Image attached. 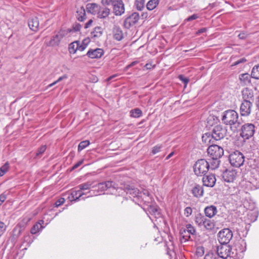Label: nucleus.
I'll use <instances>...</instances> for the list:
<instances>
[{
    "instance_id": "nucleus-29",
    "label": "nucleus",
    "mask_w": 259,
    "mask_h": 259,
    "mask_svg": "<svg viewBox=\"0 0 259 259\" xmlns=\"http://www.w3.org/2000/svg\"><path fill=\"white\" fill-rule=\"evenodd\" d=\"M103 34V29L100 27H96L94 30L91 32V37L96 39L102 36Z\"/></svg>"
},
{
    "instance_id": "nucleus-28",
    "label": "nucleus",
    "mask_w": 259,
    "mask_h": 259,
    "mask_svg": "<svg viewBox=\"0 0 259 259\" xmlns=\"http://www.w3.org/2000/svg\"><path fill=\"white\" fill-rule=\"evenodd\" d=\"M44 222L43 220H40L38 222L33 225L30 230V232L32 234H35L41 230L44 227L42 225Z\"/></svg>"
},
{
    "instance_id": "nucleus-62",
    "label": "nucleus",
    "mask_w": 259,
    "mask_h": 259,
    "mask_svg": "<svg viewBox=\"0 0 259 259\" xmlns=\"http://www.w3.org/2000/svg\"><path fill=\"white\" fill-rule=\"evenodd\" d=\"M116 76H117V74H114V75H111V76H109V77H108L106 80L107 81H110V80L114 79Z\"/></svg>"
},
{
    "instance_id": "nucleus-53",
    "label": "nucleus",
    "mask_w": 259,
    "mask_h": 259,
    "mask_svg": "<svg viewBox=\"0 0 259 259\" xmlns=\"http://www.w3.org/2000/svg\"><path fill=\"white\" fill-rule=\"evenodd\" d=\"M204 259H218V257L213 253H208L206 254Z\"/></svg>"
},
{
    "instance_id": "nucleus-21",
    "label": "nucleus",
    "mask_w": 259,
    "mask_h": 259,
    "mask_svg": "<svg viewBox=\"0 0 259 259\" xmlns=\"http://www.w3.org/2000/svg\"><path fill=\"white\" fill-rule=\"evenodd\" d=\"M110 13V10L108 8L103 6L99 7V11L98 12V17L101 19H105L108 17Z\"/></svg>"
},
{
    "instance_id": "nucleus-31",
    "label": "nucleus",
    "mask_w": 259,
    "mask_h": 259,
    "mask_svg": "<svg viewBox=\"0 0 259 259\" xmlns=\"http://www.w3.org/2000/svg\"><path fill=\"white\" fill-rule=\"evenodd\" d=\"M94 181H89L85 183L80 184L78 186L77 188H79L81 191L83 190H87L90 189L91 187H94V184L95 183Z\"/></svg>"
},
{
    "instance_id": "nucleus-30",
    "label": "nucleus",
    "mask_w": 259,
    "mask_h": 259,
    "mask_svg": "<svg viewBox=\"0 0 259 259\" xmlns=\"http://www.w3.org/2000/svg\"><path fill=\"white\" fill-rule=\"evenodd\" d=\"M202 227L208 231H211L214 228L215 223L212 220L206 218V220H204Z\"/></svg>"
},
{
    "instance_id": "nucleus-45",
    "label": "nucleus",
    "mask_w": 259,
    "mask_h": 259,
    "mask_svg": "<svg viewBox=\"0 0 259 259\" xmlns=\"http://www.w3.org/2000/svg\"><path fill=\"white\" fill-rule=\"evenodd\" d=\"M190 235H194L196 233V229L191 224L186 225V228H185Z\"/></svg>"
},
{
    "instance_id": "nucleus-9",
    "label": "nucleus",
    "mask_w": 259,
    "mask_h": 259,
    "mask_svg": "<svg viewBox=\"0 0 259 259\" xmlns=\"http://www.w3.org/2000/svg\"><path fill=\"white\" fill-rule=\"evenodd\" d=\"M218 237L220 244H228L233 237V233L229 228H225L219 232Z\"/></svg>"
},
{
    "instance_id": "nucleus-44",
    "label": "nucleus",
    "mask_w": 259,
    "mask_h": 259,
    "mask_svg": "<svg viewBox=\"0 0 259 259\" xmlns=\"http://www.w3.org/2000/svg\"><path fill=\"white\" fill-rule=\"evenodd\" d=\"M162 148L163 146L162 144H157L153 147L152 150L151 151V153L153 155H155L156 153L159 152Z\"/></svg>"
},
{
    "instance_id": "nucleus-37",
    "label": "nucleus",
    "mask_w": 259,
    "mask_h": 259,
    "mask_svg": "<svg viewBox=\"0 0 259 259\" xmlns=\"http://www.w3.org/2000/svg\"><path fill=\"white\" fill-rule=\"evenodd\" d=\"M142 111L139 108L132 109L130 111L131 116L134 118H138L140 117L142 115Z\"/></svg>"
},
{
    "instance_id": "nucleus-35",
    "label": "nucleus",
    "mask_w": 259,
    "mask_h": 259,
    "mask_svg": "<svg viewBox=\"0 0 259 259\" xmlns=\"http://www.w3.org/2000/svg\"><path fill=\"white\" fill-rule=\"evenodd\" d=\"M251 77L254 79H259V64L255 65L252 69Z\"/></svg>"
},
{
    "instance_id": "nucleus-52",
    "label": "nucleus",
    "mask_w": 259,
    "mask_h": 259,
    "mask_svg": "<svg viewBox=\"0 0 259 259\" xmlns=\"http://www.w3.org/2000/svg\"><path fill=\"white\" fill-rule=\"evenodd\" d=\"M192 213V209L190 207H187L184 209V214L186 217H189Z\"/></svg>"
},
{
    "instance_id": "nucleus-40",
    "label": "nucleus",
    "mask_w": 259,
    "mask_h": 259,
    "mask_svg": "<svg viewBox=\"0 0 259 259\" xmlns=\"http://www.w3.org/2000/svg\"><path fill=\"white\" fill-rule=\"evenodd\" d=\"M220 159H211V161L210 162V164L209 167L212 169L218 168L220 165Z\"/></svg>"
},
{
    "instance_id": "nucleus-24",
    "label": "nucleus",
    "mask_w": 259,
    "mask_h": 259,
    "mask_svg": "<svg viewBox=\"0 0 259 259\" xmlns=\"http://www.w3.org/2000/svg\"><path fill=\"white\" fill-rule=\"evenodd\" d=\"M99 7L100 6L95 3H90L87 5L86 9L89 13L96 15L99 11Z\"/></svg>"
},
{
    "instance_id": "nucleus-51",
    "label": "nucleus",
    "mask_w": 259,
    "mask_h": 259,
    "mask_svg": "<svg viewBox=\"0 0 259 259\" xmlns=\"http://www.w3.org/2000/svg\"><path fill=\"white\" fill-rule=\"evenodd\" d=\"M81 25L79 23H75L72 26V29H71V31L74 32L79 31L80 30Z\"/></svg>"
},
{
    "instance_id": "nucleus-63",
    "label": "nucleus",
    "mask_w": 259,
    "mask_h": 259,
    "mask_svg": "<svg viewBox=\"0 0 259 259\" xmlns=\"http://www.w3.org/2000/svg\"><path fill=\"white\" fill-rule=\"evenodd\" d=\"M174 154V152H171L170 153H169L167 156V157H166V160H168V159H169L170 157H171Z\"/></svg>"
},
{
    "instance_id": "nucleus-47",
    "label": "nucleus",
    "mask_w": 259,
    "mask_h": 259,
    "mask_svg": "<svg viewBox=\"0 0 259 259\" xmlns=\"http://www.w3.org/2000/svg\"><path fill=\"white\" fill-rule=\"evenodd\" d=\"M67 78V75H64L62 76H60L57 80H56L55 81L53 82V83L50 84L48 87V88L51 87L54 85L55 84H56L57 83L62 81V80H63L64 79H66Z\"/></svg>"
},
{
    "instance_id": "nucleus-2",
    "label": "nucleus",
    "mask_w": 259,
    "mask_h": 259,
    "mask_svg": "<svg viewBox=\"0 0 259 259\" xmlns=\"http://www.w3.org/2000/svg\"><path fill=\"white\" fill-rule=\"evenodd\" d=\"M227 133V129L223 126V125L218 124L214 126L211 133H207L202 137V141H204L205 143L207 142V139H208V142H210L211 140L209 138L211 137V138L215 141H219L224 138Z\"/></svg>"
},
{
    "instance_id": "nucleus-55",
    "label": "nucleus",
    "mask_w": 259,
    "mask_h": 259,
    "mask_svg": "<svg viewBox=\"0 0 259 259\" xmlns=\"http://www.w3.org/2000/svg\"><path fill=\"white\" fill-rule=\"evenodd\" d=\"M246 59L245 58H241L240 59H239L238 60L235 61L233 64L232 65V66H236V65H238V64H241V63H243L245 62H246Z\"/></svg>"
},
{
    "instance_id": "nucleus-15",
    "label": "nucleus",
    "mask_w": 259,
    "mask_h": 259,
    "mask_svg": "<svg viewBox=\"0 0 259 259\" xmlns=\"http://www.w3.org/2000/svg\"><path fill=\"white\" fill-rule=\"evenodd\" d=\"M237 172L235 170L226 169L222 174L224 180L228 183L233 182L236 179Z\"/></svg>"
},
{
    "instance_id": "nucleus-58",
    "label": "nucleus",
    "mask_w": 259,
    "mask_h": 259,
    "mask_svg": "<svg viewBox=\"0 0 259 259\" xmlns=\"http://www.w3.org/2000/svg\"><path fill=\"white\" fill-rule=\"evenodd\" d=\"M7 198V195L4 193L0 195V205L5 201Z\"/></svg>"
},
{
    "instance_id": "nucleus-4",
    "label": "nucleus",
    "mask_w": 259,
    "mask_h": 259,
    "mask_svg": "<svg viewBox=\"0 0 259 259\" xmlns=\"http://www.w3.org/2000/svg\"><path fill=\"white\" fill-rule=\"evenodd\" d=\"M229 159L230 164L236 167H239L244 162V155L241 152L237 150L233 152L230 154Z\"/></svg>"
},
{
    "instance_id": "nucleus-11",
    "label": "nucleus",
    "mask_w": 259,
    "mask_h": 259,
    "mask_svg": "<svg viewBox=\"0 0 259 259\" xmlns=\"http://www.w3.org/2000/svg\"><path fill=\"white\" fill-rule=\"evenodd\" d=\"M252 106L253 103L249 101H242L240 107L241 115L243 116H249L251 113Z\"/></svg>"
},
{
    "instance_id": "nucleus-8",
    "label": "nucleus",
    "mask_w": 259,
    "mask_h": 259,
    "mask_svg": "<svg viewBox=\"0 0 259 259\" xmlns=\"http://www.w3.org/2000/svg\"><path fill=\"white\" fill-rule=\"evenodd\" d=\"M207 153L211 159H220L224 154V150L221 146L213 144L207 148Z\"/></svg>"
},
{
    "instance_id": "nucleus-36",
    "label": "nucleus",
    "mask_w": 259,
    "mask_h": 259,
    "mask_svg": "<svg viewBox=\"0 0 259 259\" xmlns=\"http://www.w3.org/2000/svg\"><path fill=\"white\" fill-rule=\"evenodd\" d=\"M158 4V0H150L147 4V9L150 11L153 10L157 7Z\"/></svg>"
},
{
    "instance_id": "nucleus-50",
    "label": "nucleus",
    "mask_w": 259,
    "mask_h": 259,
    "mask_svg": "<svg viewBox=\"0 0 259 259\" xmlns=\"http://www.w3.org/2000/svg\"><path fill=\"white\" fill-rule=\"evenodd\" d=\"M65 201V200L64 198H60L58 200H57L54 204V206L58 207L61 205L63 204Z\"/></svg>"
},
{
    "instance_id": "nucleus-20",
    "label": "nucleus",
    "mask_w": 259,
    "mask_h": 259,
    "mask_svg": "<svg viewBox=\"0 0 259 259\" xmlns=\"http://www.w3.org/2000/svg\"><path fill=\"white\" fill-rule=\"evenodd\" d=\"M113 36L114 39L117 41H120L123 39V33L122 30L119 26H114L113 28Z\"/></svg>"
},
{
    "instance_id": "nucleus-22",
    "label": "nucleus",
    "mask_w": 259,
    "mask_h": 259,
    "mask_svg": "<svg viewBox=\"0 0 259 259\" xmlns=\"http://www.w3.org/2000/svg\"><path fill=\"white\" fill-rule=\"evenodd\" d=\"M247 163L249 166H250L251 167H252V168L254 169V171L253 172V174L257 172L258 174H259V172L257 171V170L255 169V167L258 165V162L255 159H249L248 160ZM255 180H258V183H257V185L255 186V189H257L259 188V175L258 176L255 178Z\"/></svg>"
},
{
    "instance_id": "nucleus-46",
    "label": "nucleus",
    "mask_w": 259,
    "mask_h": 259,
    "mask_svg": "<svg viewBox=\"0 0 259 259\" xmlns=\"http://www.w3.org/2000/svg\"><path fill=\"white\" fill-rule=\"evenodd\" d=\"M46 150V145H42L39 147L36 153V156H40L41 155L45 152Z\"/></svg>"
},
{
    "instance_id": "nucleus-49",
    "label": "nucleus",
    "mask_w": 259,
    "mask_h": 259,
    "mask_svg": "<svg viewBox=\"0 0 259 259\" xmlns=\"http://www.w3.org/2000/svg\"><path fill=\"white\" fill-rule=\"evenodd\" d=\"M150 193L149 191L146 189H143L142 191H140L139 197H142L144 195L145 197H149Z\"/></svg>"
},
{
    "instance_id": "nucleus-34",
    "label": "nucleus",
    "mask_w": 259,
    "mask_h": 259,
    "mask_svg": "<svg viewBox=\"0 0 259 259\" xmlns=\"http://www.w3.org/2000/svg\"><path fill=\"white\" fill-rule=\"evenodd\" d=\"M78 41H74L69 44L68 50L71 54H74L78 49Z\"/></svg>"
},
{
    "instance_id": "nucleus-42",
    "label": "nucleus",
    "mask_w": 259,
    "mask_h": 259,
    "mask_svg": "<svg viewBox=\"0 0 259 259\" xmlns=\"http://www.w3.org/2000/svg\"><path fill=\"white\" fill-rule=\"evenodd\" d=\"M238 243L240 247L238 246L237 249H238L240 252L245 251L246 250V242L244 240H239Z\"/></svg>"
},
{
    "instance_id": "nucleus-1",
    "label": "nucleus",
    "mask_w": 259,
    "mask_h": 259,
    "mask_svg": "<svg viewBox=\"0 0 259 259\" xmlns=\"http://www.w3.org/2000/svg\"><path fill=\"white\" fill-rule=\"evenodd\" d=\"M222 120L226 125H229L232 131L235 132L240 126L238 114L234 110H228L223 112Z\"/></svg>"
},
{
    "instance_id": "nucleus-41",
    "label": "nucleus",
    "mask_w": 259,
    "mask_h": 259,
    "mask_svg": "<svg viewBox=\"0 0 259 259\" xmlns=\"http://www.w3.org/2000/svg\"><path fill=\"white\" fill-rule=\"evenodd\" d=\"M127 193L133 195L134 197H139L140 190L136 188H128L127 191Z\"/></svg>"
},
{
    "instance_id": "nucleus-33",
    "label": "nucleus",
    "mask_w": 259,
    "mask_h": 259,
    "mask_svg": "<svg viewBox=\"0 0 259 259\" xmlns=\"http://www.w3.org/2000/svg\"><path fill=\"white\" fill-rule=\"evenodd\" d=\"M76 18L79 21H83L85 19V11L83 7H81L76 12Z\"/></svg>"
},
{
    "instance_id": "nucleus-27",
    "label": "nucleus",
    "mask_w": 259,
    "mask_h": 259,
    "mask_svg": "<svg viewBox=\"0 0 259 259\" xmlns=\"http://www.w3.org/2000/svg\"><path fill=\"white\" fill-rule=\"evenodd\" d=\"M181 241L182 242H185L189 241L191 238V235L186 230L185 228L180 230Z\"/></svg>"
},
{
    "instance_id": "nucleus-16",
    "label": "nucleus",
    "mask_w": 259,
    "mask_h": 259,
    "mask_svg": "<svg viewBox=\"0 0 259 259\" xmlns=\"http://www.w3.org/2000/svg\"><path fill=\"white\" fill-rule=\"evenodd\" d=\"M202 182L203 185L208 187H212L214 186L216 182V178L213 174H209L208 175H203Z\"/></svg>"
},
{
    "instance_id": "nucleus-26",
    "label": "nucleus",
    "mask_w": 259,
    "mask_h": 259,
    "mask_svg": "<svg viewBox=\"0 0 259 259\" xmlns=\"http://www.w3.org/2000/svg\"><path fill=\"white\" fill-rule=\"evenodd\" d=\"M206 217L201 214V213H198L195 216L194 221L195 224L199 227H202L203 225V223L204 222V220H205Z\"/></svg>"
},
{
    "instance_id": "nucleus-12",
    "label": "nucleus",
    "mask_w": 259,
    "mask_h": 259,
    "mask_svg": "<svg viewBox=\"0 0 259 259\" xmlns=\"http://www.w3.org/2000/svg\"><path fill=\"white\" fill-rule=\"evenodd\" d=\"M117 185L113 181H106L98 183L97 187L101 192H103L107 190L114 191L116 189Z\"/></svg>"
},
{
    "instance_id": "nucleus-38",
    "label": "nucleus",
    "mask_w": 259,
    "mask_h": 259,
    "mask_svg": "<svg viewBox=\"0 0 259 259\" xmlns=\"http://www.w3.org/2000/svg\"><path fill=\"white\" fill-rule=\"evenodd\" d=\"M135 6L139 11H142L145 7V0H136Z\"/></svg>"
},
{
    "instance_id": "nucleus-59",
    "label": "nucleus",
    "mask_w": 259,
    "mask_h": 259,
    "mask_svg": "<svg viewBox=\"0 0 259 259\" xmlns=\"http://www.w3.org/2000/svg\"><path fill=\"white\" fill-rule=\"evenodd\" d=\"M247 34L245 32H242L238 34V37L241 39H244L247 37Z\"/></svg>"
},
{
    "instance_id": "nucleus-56",
    "label": "nucleus",
    "mask_w": 259,
    "mask_h": 259,
    "mask_svg": "<svg viewBox=\"0 0 259 259\" xmlns=\"http://www.w3.org/2000/svg\"><path fill=\"white\" fill-rule=\"evenodd\" d=\"M101 2L104 6H105L110 5L111 4L112 5L114 2H113V0H102Z\"/></svg>"
},
{
    "instance_id": "nucleus-61",
    "label": "nucleus",
    "mask_w": 259,
    "mask_h": 259,
    "mask_svg": "<svg viewBox=\"0 0 259 259\" xmlns=\"http://www.w3.org/2000/svg\"><path fill=\"white\" fill-rule=\"evenodd\" d=\"M78 50L80 51H83L85 48H86V46L85 45H80L79 42H78Z\"/></svg>"
},
{
    "instance_id": "nucleus-7",
    "label": "nucleus",
    "mask_w": 259,
    "mask_h": 259,
    "mask_svg": "<svg viewBox=\"0 0 259 259\" xmlns=\"http://www.w3.org/2000/svg\"><path fill=\"white\" fill-rule=\"evenodd\" d=\"M255 132L254 125L252 123H245L241 126L240 135L244 139L247 140L252 137Z\"/></svg>"
},
{
    "instance_id": "nucleus-48",
    "label": "nucleus",
    "mask_w": 259,
    "mask_h": 259,
    "mask_svg": "<svg viewBox=\"0 0 259 259\" xmlns=\"http://www.w3.org/2000/svg\"><path fill=\"white\" fill-rule=\"evenodd\" d=\"M178 78L184 83L185 87H186L189 82V79L187 77H185L183 75H179Z\"/></svg>"
},
{
    "instance_id": "nucleus-57",
    "label": "nucleus",
    "mask_w": 259,
    "mask_h": 259,
    "mask_svg": "<svg viewBox=\"0 0 259 259\" xmlns=\"http://www.w3.org/2000/svg\"><path fill=\"white\" fill-rule=\"evenodd\" d=\"M198 18V16L197 14H193L192 15V16H190L189 17H188L186 19V20L187 21H192L193 20H195L196 19H197Z\"/></svg>"
},
{
    "instance_id": "nucleus-23",
    "label": "nucleus",
    "mask_w": 259,
    "mask_h": 259,
    "mask_svg": "<svg viewBox=\"0 0 259 259\" xmlns=\"http://www.w3.org/2000/svg\"><path fill=\"white\" fill-rule=\"evenodd\" d=\"M191 192L193 196L195 197H200L203 194V189L202 186L196 184L192 188Z\"/></svg>"
},
{
    "instance_id": "nucleus-39",
    "label": "nucleus",
    "mask_w": 259,
    "mask_h": 259,
    "mask_svg": "<svg viewBox=\"0 0 259 259\" xmlns=\"http://www.w3.org/2000/svg\"><path fill=\"white\" fill-rule=\"evenodd\" d=\"M90 144V142L89 140H85L81 141L80 142L78 146V151L80 152L84 148H85L87 146H88Z\"/></svg>"
},
{
    "instance_id": "nucleus-64",
    "label": "nucleus",
    "mask_w": 259,
    "mask_h": 259,
    "mask_svg": "<svg viewBox=\"0 0 259 259\" xmlns=\"http://www.w3.org/2000/svg\"><path fill=\"white\" fill-rule=\"evenodd\" d=\"M206 31L205 28H201L198 31V33H202Z\"/></svg>"
},
{
    "instance_id": "nucleus-10",
    "label": "nucleus",
    "mask_w": 259,
    "mask_h": 259,
    "mask_svg": "<svg viewBox=\"0 0 259 259\" xmlns=\"http://www.w3.org/2000/svg\"><path fill=\"white\" fill-rule=\"evenodd\" d=\"M140 16L138 13L133 12L132 14L126 16L123 22V26L129 29L132 26L135 25L139 21Z\"/></svg>"
},
{
    "instance_id": "nucleus-18",
    "label": "nucleus",
    "mask_w": 259,
    "mask_h": 259,
    "mask_svg": "<svg viewBox=\"0 0 259 259\" xmlns=\"http://www.w3.org/2000/svg\"><path fill=\"white\" fill-rule=\"evenodd\" d=\"M205 217L211 219L213 218L218 212V209L215 206L211 205L206 206L204 210Z\"/></svg>"
},
{
    "instance_id": "nucleus-54",
    "label": "nucleus",
    "mask_w": 259,
    "mask_h": 259,
    "mask_svg": "<svg viewBox=\"0 0 259 259\" xmlns=\"http://www.w3.org/2000/svg\"><path fill=\"white\" fill-rule=\"evenodd\" d=\"M84 159H82L75 164L71 168V170H74L78 167L83 162Z\"/></svg>"
},
{
    "instance_id": "nucleus-17",
    "label": "nucleus",
    "mask_w": 259,
    "mask_h": 259,
    "mask_svg": "<svg viewBox=\"0 0 259 259\" xmlns=\"http://www.w3.org/2000/svg\"><path fill=\"white\" fill-rule=\"evenodd\" d=\"M104 52L103 49L97 48L96 49H90L87 53V55L92 59L100 58L104 54Z\"/></svg>"
},
{
    "instance_id": "nucleus-25",
    "label": "nucleus",
    "mask_w": 259,
    "mask_h": 259,
    "mask_svg": "<svg viewBox=\"0 0 259 259\" xmlns=\"http://www.w3.org/2000/svg\"><path fill=\"white\" fill-rule=\"evenodd\" d=\"M83 195H84V193L79 188L78 190H72L70 195L69 196V198L71 201H76Z\"/></svg>"
},
{
    "instance_id": "nucleus-32",
    "label": "nucleus",
    "mask_w": 259,
    "mask_h": 259,
    "mask_svg": "<svg viewBox=\"0 0 259 259\" xmlns=\"http://www.w3.org/2000/svg\"><path fill=\"white\" fill-rule=\"evenodd\" d=\"M251 77L248 73H243L239 75V79L241 83L246 85L250 83V78Z\"/></svg>"
},
{
    "instance_id": "nucleus-19",
    "label": "nucleus",
    "mask_w": 259,
    "mask_h": 259,
    "mask_svg": "<svg viewBox=\"0 0 259 259\" xmlns=\"http://www.w3.org/2000/svg\"><path fill=\"white\" fill-rule=\"evenodd\" d=\"M28 25L30 29L34 31L38 29L39 22L38 18L36 17H32L28 21Z\"/></svg>"
},
{
    "instance_id": "nucleus-6",
    "label": "nucleus",
    "mask_w": 259,
    "mask_h": 259,
    "mask_svg": "<svg viewBox=\"0 0 259 259\" xmlns=\"http://www.w3.org/2000/svg\"><path fill=\"white\" fill-rule=\"evenodd\" d=\"M71 32V29H61L56 35L51 37L48 45L51 47L58 46L63 38Z\"/></svg>"
},
{
    "instance_id": "nucleus-60",
    "label": "nucleus",
    "mask_w": 259,
    "mask_h": 259,
    "mask_svg": "<svg viewBox=\"0 0 259 259\" xmlns=\"http://www.w3.org/2000/svg\"><path fill=\"white\" fill-rule=\"evenodd\" d=\"M93 23V20L92 19H90L88 21V22H87L85 24V25H84V28H89V27H90V26L92 25Z\"/></svg>"
},
{
    "instance_id": "nucleus-13",
    "label": "nucleus",
    "mask_w": 259,
    "mask_h": 259,
    "mask_svg": "<svg viewBox=\"0 0 259 259\" xmlns=\"http://www.w3.org/2000/svg\"><path fill=\"white\" fill-rule=\"evenodd\" d=\"M112 5L113 12L115 16H121L124 13V5L122 1L114 2Z\"/></svg>"
},
{
    "instance_id": "nucleus-43",
    "label": "nucleus",
    "mask_w": 259,
    "mask_h": 259,
    "mask_svg": "<svg viewBox=\"0 0 259 259\" xmlns=\"http://www.w3.org/2000/svg\"><path fill=\"white\" fill-rule=\"evenodd\" d=\"M9 167V163L6 162L0 168V177L4 175L8 170Z\"/></svg>"
},
{
    "instance_id": "nucleus-3",
    "label": "nucleus",
    "mask_w": 259,
    "mask_h": 259,
    "mask_svg": "<svg viewBox=\"0 0 259 259\" xmlns=\"http://www.w3.org/2000/svg\"><path fill=\"white\" fill-rule=\"evenodd\" d=\"M209 168V163L204 159L198 160L193 166L194 172L197 176L204 175Z\"/></svg>"
},
{
    "instance_id": "nucleus-5",
    "label": "nucleus",
    "mask_w": 259,
    "mask_h": 259,
    "mask_svg": "<svg viewBox=\"0 0 259 259\" xmlns=\"http://www.w3.org/2000/svg\"><path fill=\"white\" fill-rule=\"evenodd\" d=\"M232 247L228 244H220L217 247L218 255L223 259L233 256V252Z\"/></svg>"
},
{
    "instance_id": "nucleus-14",
    "label": "nucleus",
    "mask_w": 259,
    "mask_h": 259,
    "mask_svg": "<svg viewBox=\"0 0 259 259\" xmlns=\"http://www.w3.org/2000/svg\"><path fill=\"white\" fill-rule=\"evenodd\" d=\"M241 95L243 101L254 102V92L252 89L248 88L243 89L241 91Z\"/></svg>"
}]
</instances>
